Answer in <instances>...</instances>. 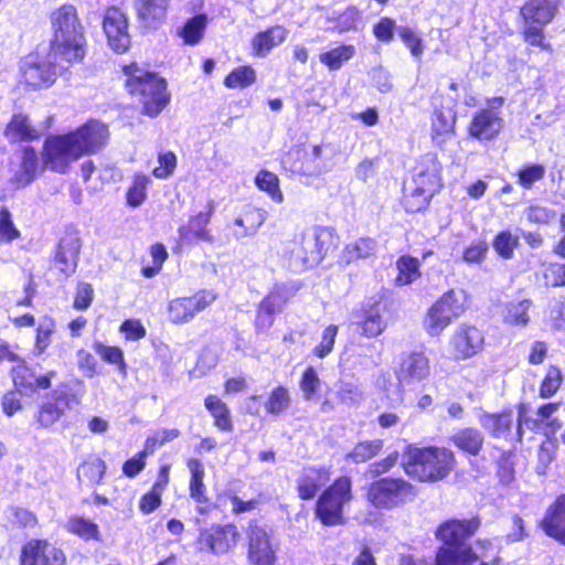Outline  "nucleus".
<instances>
[{
  "label": "nucleus",
  "mask_w": 565,
  "mask_h": 565,
  "mask_svg": "<svg viewBox=\"0 0 565 565\" xmlns=\"http://www.w3.org/2000/svg\"><path fill=\"white\" fill-rule=\"evenodd\" d=\"M456 116L450 107L436 108L431 115V139L444 143L454 132Z\"/></svg>",
  "instance_id": "nucleus-31"
},
{
  "label": "nucleus",
  "mask_w": 565,
  "mask_h": 565,
  "mask_svg": "<svg viewBox=\"0 0 565 565\" xmlns=\"http://www.w3.org/2000/svg\"><path fill=\"white\" fill-rule=\"evenodd\" d=\"M214 206L210 203L207 212H200L193 216L186 225L180 226L179 239L183 244H191L194 241L212 242V236L206 230L213 214Z\"/></svg>",
  "instance_id": "nucleus-25"
},
{
  "label": "nucleus",
  "mask_w": 565,
  "mask_h": 565,
  "mask_svg": "<svg viewBox=\"0 0 565 565\" xmlns=\"http://www.w3.org/2000/svg\"><path fill=\"white\" fill-rule=\"evenodd\" d=\"M291 403L289 392L284 386L276 387L268 396L265 408L269 414L280 415L286 412Z\"/></svg>",
  "instance_id": "nucleus-50"
},
{
  "label": "nucleus",
  "mask_w": 565,
  "mask_h": 565,
  "mask_svg": "<svg viewBox=\"0 0 565 565\" xmlns=\"http://www.w3.org/2000/svg\"><path fill=\"white\" fill-rule=\"evenodd\" d=\"M65 555L52 544L32 540L21 551L20 565H63Z\"/></svg>",
  "instance_id": "nucleus-17"
},
{
  "label": "nucleus",
  "mask_w": 565,
  "mask_h": 565,
  "mask_svg": "<svg viewBox=\"0 0 565 565\" xmlns=\"http://www.w3.org/2000/svg\"><path fill=\"white\" fill-rule=\"evenodd\" d=\"M125 74L128 76L126 86L131 95L138 97L142 113L157 117L170 100L166 81L136 64L126 66Z\"/></svg>",
  "instance_id": "nucleus-5"
},
{
  "label": "nucleus",
  "mask_w": 565,
  "mask_h": 565,
  "mask_svg": "<svg viewBox=\"0 0 565 565\" xmlns=\"http://www.w3.org/2000/svg\"><path fill=\"white\" fill-rule=\"evenodd\" d=\"M17 365L12 367V380L15 387L31 390L35 388L36 376L33 371L25 365L24 361H15Z\"/></svg>",
  "instance_id": "nucleus-54"
},
{
  "label": "nucleus",
  "mask_w": 565,
  "mask_h": 565,
  "mask_svg": "<svg viewBox=\"0 0 565 565\" xmlns=\"http://www.w3.org/2000/svg\"><path fill=\"white\" fill-rule=\"evenodd\" d=\"M514 450L508 449L501 451L497 460V477L502 484H510L514 480Z\"/></svg>",
  "instance_id": "nucleus-51"
},
{
  "label": "nucleus",
  "mask_w": 565,
  "mask_h": 565,
  "mask_svg": "<svg viewBox=\"0 0 565 565\" xmlns=\"http://www.w3.org/2000/svg\"><path fill=\"white\" fill-rule=\"evenodd\" d=\"M9 142L32 141L40 138L39 130L32 125L28 115L13 114L3 131Z\"/></svg>",
  "instance_id": "nucleus-28"
},
{
  "label": "nucleus",
  "mask_w": 565,
  "mask_h": 565,
  "mask_svg": "<svg viewBox=\"0 0 565 565\" xmlns=\"http://www.w3.org/2000/svg\"><path fill=\"white\" fill-rule=\"evenodd\" d=\"M562 4L563 0H525L520 6V36L527 47L541 53H554L546 26L556 19Z\"/></svg>",
  "instance_id": "nucleus-3"
},
{
  "label": "nucleus",
  "mask_w": 565,
  "mask_h": 565,
  "mask_svg": "<svg viewBox=\"0 0 565 565\" xmlns=\"http://www.w3.org/2000/svg\"><path fill=\"white\" fill-rule=\"evenodd\" d=\"M419 263L417 259L403 256L397 260V269L398 276L396 277V281L399 285H407L412 282L414 279L419 277Z\"/></svg>",
  "instance_id": "nucleus-55"
},
{
  "label": "nucleus",
  "mask_w": 565,
  "mask_h": 565,
  "mask_svg": "<svg viewBox=\"0 0 565 565\" xmlns=\"http://www.w3.org/2000/svg\"><path fill=\"white\" fill-rule=\"evenodd\" d=\"M74 402H76L75 396L66 390H54L40 405L35 415L39 427L49 428L54 425L72 407Z\"/></svg>",
  "instance_id": "nucleus-13"
},
{
  "label": "nucleus",
  "mask_w": 565,
  "mask_h": 565,
  "mask_svg": "<svg viewBox=\"0 0 565 565\" xmlns=\"http://www.w3.org/2000/svg\"><path fill=\"white\" fill-rule=\"evenodd\" d=\"M479 420L492 438L507 439L513 427V409L505 407L499 412L483 413Z\"/></svg>",
  "instance_id": "nucleus-24"
},
{
  "label": "nucleus",
  "mask_w": 565,
  "mask_h": 565,
  "mask_svg": "<svg viewBox=\"0 0 565 565\" xmlns=\"http://www.w3.org/2000/svg\"><path fill=\"white\" fill-rule=\"evenodd\" d=\"M20 236V232L15 228L11 213L7 207L0 210V243H10Z\"/></svg>",
  "instance_id": "nucleus-60"
},
{
  "label": "nucleus",
  "mask_w": 565,
  "mask_h": 565,
  "mask_svg": "<svg viewBox=\"0 0 565 565\" xmlns=\"http://www.w3.org/2000/svg\"><path fill=\"white\" fill-rule=\"evenodd\" d=\"M255 81V71L249 66H241L226 76L224 84L228 88H244L250 86Z\"/></svg>",
  "instance_id": "nucleus-53"
},
{
  "label": "nucleus",
  "mask_w": 565,
  "mask_h": 565,
  "mask_svg": "<svg viewBox=\"0 0 565 565\" xmlns=\"http://www.w3.org/2000/svg\"><path fill=\"white\" fill-rule=\"evenodd\" d=\"M504 97L493 96L486 99V106L477 109L466 127L468 139L480 143L495 141L503 131L504 119L501 108Z\"/></svg>",
  "instance_id": "nucleus-6"
},
{
  "label": "nucleus",
  "mask_w": 565,
  "mask_h": 565,
  "mask_svg": "<svg viewBox=\"0 0 565 565\" xmlns=\"http://www.w3.org/2000/svg\"><path fill=\"white\" fill-rule=\"evenodd\" d=\"M403 204L407 212H419L424 206L423 189L405 184Z\"/></svg>",
  "instance_id": "nucleus-59"
},
{
  "label": "nucleus",
  "mask_w": 565,
  "mask_h": 565,
  "mask_svg": "<svg viewBox=\"0 0 565 565\" xmlns=\"http://www.w3.org/2000/svg\"><path fill=\"white\" fill-rule=\"evenodd\" d=\"M481 518H449L439 523L434 534L439 541L433 565H473L479 555L468 541L480 530Z\"/></svg>",
  "instance_id": "nucleus-2"
},
{
  "label": "nucleus",
  "mask_w": 565,
  "mask_h": 565,
  "mask_svg": "<svg viewBox=\"0 0 565 565\" xmlns=\"http://www.w3.org/2000/svg\"><path fill=\"white\" fill-rule=\"evenodd\" d=\"M330 469L327 467L305 468L297 480L299 497L303 500L312 499L317 492L330 481Z\"/></svg>",
  "instance_id": "nucleus-23"
},
{
  "label": "nucleus",
  "mask_w": 565,
  "mask_h": 565,
  "mask_svg": "<svg viewBox=\"0 0 565 565\" xmlns=\"http://www.w3.org/2000/svg\"><path fill=\"white\" fill-rule=\"evenodd\" d=\"M204 405L213 416L214 424L217 428L224 431H231L233 429L230 409L216 395H209L204 401Z\"/></svg>",
  "instance_id": "nucleus-39"
},
{
  "label": "nucleus",
  "mask_w": 565,
  "mask_h": 565,
  "mask_svg": "<svg viewBox=\"0 0 565 565\" xmlns=\"http://www.w3.org/2000/svg\"><path fill=\"white\" fill-rule=\"evenodd\" d=\"M53 38L51 50L62 60L72 63L81 62L85 55L84 28L78 19L75 7L64 4L50 15Z\"/></svg>",
  "instance_id": "nucleus-4"
},
{
  "label": "nucleus",
  "mask_w": 565,
  "mask_h": 565,
  "mask_svg": "<svg viewBox=\"0 0 565 565\" xmlns=\"http://www.w3.org/2000/svg\"><path fill=\"white\" fill-rule=\"evenodd\" d=\"M287 33V30L280 25L257 33L252 41L254 53L260 57L266 56L271 49L286 40Z\"/></svg>",
  "instance_id": "nucleus-33"
},
{
  "label": "nucleus",
  "mask_w": 565,
  "mask_h": 565,
  "mask_svg": "<svg viewBox=\"0 0 565 565\" xmlns=\"http://www.w3.org/2000/svg\"><path fill=\"white\" fill-rule=\"evenodd\" d=\"M217 298L214 290L203 289L191 297L172 299L168 306V319L174 324L190 322L199 312L210 307Z\"/></svg>",
  "instance_id": "nucleus-12"
},
{
  "label": "nucleus",
  "mask_w": 565,
  "mask_h": 565,
  "mask_svg": "<svg viewBox=\"0 0 565 565\" xmlns=\"http://www.w3.org/2000/svg\"><path fill=\"white\" fill-rule=\"evenodd\" d=\"M247 536L249 563L252 565H275L276 550L267 531L257 524H249Z\"/></svg>",
  "instance_id": "nucleus-15"
},
{
  "label": "nucleus",
  "mask_w": 565,
  "mask_h": 565,
  "mask_svg": "<svg viewBox=\"0 0 565 565\" xmlns=\"http://www.w3.org/2000/svg\"><path fill=\"white\" fill-rule=\"evenodd\" d=\"M546 169L541 163H525L515 171L516 183L524 190H531L535 183L542 181Z\"/></svg>",
  "instance_id": "nucleus-42"
},
{
  "label": "nucleus",
  "mask_w": 565,
  "mask_h": 565,
  "mask_svg": "<svg viewBox=\"0 0 565 565\" xmlns=\"http://www.w3.org/2000/svg\"><path fill=\"white\" fill-rule=\"evenodd\" d=\"M81 247V239L75 233H68L61 238L53 258V266L65 277L75 273Z\"/></svg>",
  "instance_id": "nucleus-20"
},
{
  "label": "nucleus",
  "mask_w": 565,
  "mask_h": 565,
  "mask_svg": "<svg viewBox=\"0 0 565 565\" xmlns=\"http://www.w3.org/2000/svg\"><path fill=\"white\" fill-rule=\"evenodd\" d=\"M533 302L530 299L509 301L503 309L502 321L511 327H526L530 321V309Z\"/></svg>",
  "instance_id": "nucleus-35"
},
{
  "label": "nucleus",
  "mask_w": 565,
  "mask_h": 565,
  "mask_svg": "<svg viewBox=\"0 0 565 565\" xmlns=\"http://www.w3.org/2000/svg\"><path fill=\"white\" fill-rule=\"evenodd\" d=\"M414 495L413 487L402 479L382 478L366 487V500L376 509L396 508Z\"/></svg>",
  "instance_id": "nucleus-9"
},
{
  "label": "nucleus",
  "mask_w": 565,
  "mask_h": 565,
  "mask_svg": "<svg viewBox=\"0 0 565 565\" xmlns=\"http://www.w3.org/2000/svg\"><path fill=\"white\" fill-rule=\"evenodd\" d=\"M206 26V17L203 14L190 19L183 26L184 42L191 45L199 43Z\"/></svg>",
  "instance_id": "nucleus-56"
},
{
  "label": "nucleus",
  "mask_w": 565,
  "mask_h": 565,
  "mask_svg": "<svg viewBox=\"0 0 565 565\" xmlns=\"http://www.w3.org/2000/svg\"><path fill=\"white\" fill-rule=\"evenodd\" d=\"M150 178L146 174H136L132 185L127 191V204L131 207L140 206L147 198V186Z\"/></svg>",
  "instance_id": "nucleus-52"
},
{
  "label": "nucleus",
  "mask_w": 565,
  "mask_h": 565,
  "mask_svg": "<svg viewBox=\"0 0 565 565\" xmlns=\"http://www.w3.org/2000/svg\"><path fill=\"white\" fill-rule=\"evenodd\" d=\"M107 138V126L97 120L67 135L51 137L44 145L45 164L55 172L65 173L73 161L99 151Z\"/></svg>",
  "instance_id": "nucleus-1"
},
{
  "label": "nucleus",
  "mask_w": 565,
  "mask_h": 565,
  "mask_svg": "<svg viewBox=\"0 0 565 565\" xmlns=\"http://www.w3.org/2000/svg\"><path fill=\"white\" fill-rule=\"evenodd\" d=\"M397 460L398 452L393 451L386 458L371 463L367 467L365 475L370 478L380 477L381 475L390 471L397 463Z\"/></svg>",
  "instance_id": "nucleus-64"
},
{
  "label": "nucleus",
  "mask_w": 565,
  "mask_h": 565,
  "mask_svg": "<svg viewBox=\"0 0 565 565\" xmlns=\"http://www.w3.org/2000/svg\"><path fill=\"white\" fill-rule=\"evenodd\" d=\"M57 56L52 50L46 56L28 55L20 66L23 82L33 88L51 86L57 76Z\"/></svg>",
  "instance_id": "nucleus-10"
},
{
  "label": "nucleus",
  "mask_w": 565,
  "mask_h": 565,
  "mask_svg": "<svg viewBox=\"0 0 565 565\" xmlns=\"http://www.w3.org/2000/svg\"><path fill=\"white\" fill-rule=\"evenodd\" d=\"M255 183L259 190L266 192L275 202L281 203L284 201V195L279 189V179L274 172L267 170L259 171L255 178Z\"/></svg>",
  "instance_id": "nucleus-46"
},
{
  "label": "nucleus",
  "mask_w": 565,
  "mask_h": 565,
  "mask_svg": "<svg viewBox=\"0 0 565 565\" xmlns=\"http://www.w3.org/2000/svg\"><path fill=\"white\" fill-rule=\"evenodd\" d=\"M292 295L294 291L288 286L276 285L259 305L256 318L257 328H269L273 323V316L282 309Z\"/></svg>",
  "instance_id": "nucleus-21"
},
{
  "label": "nucleus",
  "mask_w": 565,
  "mask_h": 565,
  "mask_svg": "<svg viewBox=\"0 0 565 565\" xmlns=\"http://www.w3.org/2000/svg\"><path fill=\"white\" fill-rule=\"evenodd\" d=\"M299 386L306 401H310L313 398V396L320 388V379L312 366H309L305 370Z\"/></svg>",
  "instance_id": "nucleus-57"
},
{
  "label": "nucleus",
  "mask_w": 565,
  "mask_h": 565,
  "mask_svg": "<svg viewBox=\"0 0 565 565\" xmlns=\"http://www.w3.org/2000/svg\"><path fill=\"white\" fill-rule=\"evenodd\" d=\"M106 463L96 455L88 456L77 468V480L81 486L99 484L106 472Z\"/></svg>",
  "instance_id": "nucleus-32"
},
{
  "label": "nucleus",
  "mask_w": 565,
  "mask_h": 565,
  "mask_svg": "<svg viewBox=\"0 0 565 565\" xmlns=\"http://www.w3.org/2000/svg\"><path fill=\"white\" fill-rule=\"evenodd\" d=\"M518 245V236L513 235L508 230L500 231L492 239L493 249L503 259H511Z\"/></svg>",
  "instance_id": "nucleus-47"
},
{
  "label": "nucleus",
  "mask_w": 565,
  "mask_h": 565,
  "mask_svg": "<svg viewBox=\"0 0 565 565\" xmlns=\"http://www.w3.org/2000/svg\"><path fill=\"white\" fill-rule=\"evenodd\" d=\"M266 213L256 207H247L234 221L238 230L234 231V236L237 239L254 235L258 228L264 224Z\"/></svg>",
  "instance_id": "nucleus-34"
},
{
  "label": "nucleus",
  "mask_w": 565,
  "mask_h": 565,
  "mask_svg": "<svg viewBox=\"0 0 565 565\" xmlns=\"http://www.w3.org/2000/svg\"><path fill=\"white\" fill-rule=\"evenodd\" d=\"M66 529L71 533L76 534L86 541H88V540L99 541L100 540L98 525L87 519L82 518V516L71 518L67 521Z\"/></svg>",
  "instance_id": "nucleus-45"
},
{
  "label": "nucleus",
  "mask_w": 565,
  "mask_h": 565,
  "mask_svg": "<svg viewBox=\"0 0 565 565\" xmlns=\"http://www.w3.org/2000/svg\"><path fill=\"white\" fill-rule=\"evenodd\" d=\"M351 500V478L340 477L319 497L316 508L317 516L327 526L343 524V507Z\"/></svg>",
  "instance_id": "nucleus-7"
},
{
  "label": "nucleus",
  "mask_w": 565,
  "mask_h": 565,
  "mask_svg": "<svg viewBox=\"0 0 565 565\" xmlns=\"http://www.w3.org/2000/svg\"><path fill=\"white\" fill-rule=\"evenodd\" d=\"M103 28L108 44L114 51L122 53L129 47L130 35L127 31V18L118 8H110L106 11Z\"/></svg>",
  "instance_id": "nucleus-18"
},
{
  "label": "nucleus",
  "mask_w": 565,
  "mask_h": 565,
  "mask_svg": "<svg viewBox=\"0 0 565 565\" xmlns=\"http://www.w3.org/2000/svg\"><path fill=\"white\" fill-rule=\"evenodd\" d=\"M355 323L361 328L362 334L366 338H376L386 329V322L382 316V307L374 303L363 308L356 316Z\"/></svg>",
  "instance_id": "nucleus-30"
},
{
  "label": "nucleus",
  "mask_w": 565,
  "mask_h": 565,
  "mask_svg": "<svg viewBox=\"0 0 565 565\" xmlns=\"http://www.w3.org/2000/svg\"><path fill=\"white\" fill-rule=\"evenodd\" d=\"M39 170V158L32 147H25L22 150L21 164L15 172V182L19 186L30 184L36 177Z\"/></svg>",
  "instance_id": "nucleus-36"
},
{
  "label": "nucleus",
  "mask_w": 565,
  "mask_h": 565,
  "mask_svg": "<svg viewBox=\"0 0 565 565\" xmlns=\"http://www.w3.org/2000/svg\"><path fill=\"white\" fill-rule=\"evenodd\" d=\"M96 351L102 356L103 360L110 364L117 365L118 370L122 374H126V363L124 361V353L119 348L98 344L96 347Z\"/></svg>",
  "instance_id": "nucleus-62"
},
{
  "label": "nucleus",
  "mask_w": 565,
  "mask_h": 565,
  "mask_svg": "<svg viewBox=\"0 0 565 565\" xmlns=\"http://www.w3.org/2000/svg\"><path fill=\"white\" fill-rule=\"evenodd\" d=\"M322 148L313 146L310 151L305 149H295L290 151L285 162L291 161L290 170L309 177H318L329 170L328 164L322 159Z\"/></svg>",
  "instance_id": "nucleus-16"
},
{
  "label": "nucleus",
  "mask_w": 565,
  "mask_h": 565,
  "mask_svg": "<svg viewBox=\"0 0 565 565\" xmlns=\"http://www.w3.org/2000/svg\"><path fill=\"white\" fill-rule=\"evenodd\" d=\"M455 454L446 447H426V482L445 479L455 466Z\"/></svg>",
  "instance_id": "nucleus-19"
},
{
  "label": "nucleus",
  "mask_w": 565,
  "mask_h": 565,
  "mask_svg": "<svg viewBox=\"0 0 565 565\" xmlns=\"http://www.w3.org/2000/svg\"><path fill=\"white\" fill-rule=\"evenodd\" d=\"M543 278L548 287H565V263H550L543 273Z\"/></svg>",
  "instance_id": "nucleus-58"
},
{
  "label": "nucleus",
  "mask_w": 565,
  "mask_h": 565,
  "mask_svg": "<svg viewBox=\"0 0 565 565\" xmlns=\"http://www.w3.org/2000/svg\"><path fill=\"white\" fill-rule=\"evenodd\" d=\"M467 295L461 289L445 291L428 309L427 332L438 337L450 326L452 320L459 318L467 310Z\"/></svg>",
  "instance_id": "nucleus-8"
},
{
  "label": "nucleus",
  "mask_w": 565,
  "mask_h": 565,
  "mask_svg": "<svg viewBox=\"0 0 565 565\" xmlns=\"http://www.w3.org/2000/svg\"><path fill=\"white\" fill-rule=\"evenodd\" d=\"M564 374L557 364H548L539 383V396L543 399L552 398L561 390Z\"/></svg>",
  "instance_id": "nucleus-37"
},
{
  "label": "nucleus",
  "mask_w": 565,
  "mask_h": 565,
  "mask_svg": "<svg viewBox=\"0 0 565 565\" xmlns=\"http://www.w3.org/2000/svg\"><path fill=\"white\" fill-rule=\"evenodd\" d=\"M449 440L459 451L471 457H478L484 446L483 434L475 427L457 429Z\"/></svg>",
  "instance_id": "nucleus-26"
},
{
  "label": "nucleus",
  "mask_w": 565,
  "mask_h": 565,
  "mask_svg": "<svg viewBox=\"0 0 565 565\" xmlns=\"http://www.w3.org/2000/svg\"><path fill=\"white\" fill-rule=\"evenodd\" d=\"M450 358L455 361L469 360L479 354L484 345L483 332L475 324L460 323L449 339Z\"/></svg>",
  "instance_id": "nucleus-11"
},
{
  "label": "nucleus",
  "mask_w": 565,
  "mask_h": 565,
  "mask_svg": "<svg viewBox=\"0 0 565 565\" xmlns=\"http://www.w3.org/2000/svg\"><path fill=\"white\" fill-rule=\"evenodd\" d=\"M537 525L547 537L565 546V492L547 505Z\"/></svg>",
  "instance_id": "nucleus-14"
},
{
  "label": "nucleus",
  "mask_w": 565,
  "mask_h": 565,
  "mask_svg": "<svg viewBox=\"0 0 565 565\" xmlns=\"http://www.w3.org/2000/svg\"><path fill=\"white\" fill-rule=\"evenodd\" d=\"M318 249L317 243H315L309 228L303 232L300 245L297 249L292 250V255L301 262L303 267H312L321 262V256Z\"/></svg>",
  "instance_id": "nucleus-38"
},
{
  "label": "nucleus",
  "mask_w": 565,
  "mask_h": 565,
  "mask_svg": "<svg viewBox=\"0 0 565 565\" xmlns=\"http://www.w3.org/2000/svg\"><path fill=\"white\" fill-rule=\"evenodd\" d=\"M382 448V439L361 441L347 455V459L352 460L354 463L366 462L377 456Z\"/></svg>",
  "instance_id": "nucleus-43"
},
{
  "label": "nucleus",
  "mask_w": 565,
  "mask_h": 565,
  "mask_svg": "<svg viewBox=\"0 0 565 565\" xmlns=\"http://www.w3.org/2000/svg\"><path fill=\"white\" fill-rule=\"evenodd\" d=\"M337 334L338 326H328L322 332L320 343L313 349L315 355L320 359L326 358L333 350Z\"/></svg>",
  "instance_id": "nucleus-61"
},
{
  "label": "nucleus",
  "mask_w": 565,
  "mask_h": 565,
  "mask_svg": "<svg viewBox=\"0 0 565 565\" xmlns=\"http://www.w3.org/2000/svg\"><path fill=\"white\" fill-rule=\"evenodd\" d=\"M397 29L398 28L393 19L383 17L376 24H374L373 34L379 41L383 43H391Z\"/></svg>",
  "instance_id": "nucleus-63"
},
{
  "label": "nucleus",
  "mask_w": 565,
  "mask_h": 565,
  "mask_svg": "<svg viewBox=\"0 0 565 565\" xmlns=\"http://www.w3.org/2000/svg\"><path fill=\"white\" fill-rule=\"evenodd\" d=\"M377 243L371 237H360L348 243L340 254V262L345 265L356 264L375 257Z\"/></svg>",
  "instance_id": "nucleus-29"
},
{
  "label": "nucleus",
  "mask_w": 565,
  "mask_h": 565,
  "mask_svg": "<svg viewBox=\"0 0 565 565\" xmlns=\"http://www.w3.org/2000/svg\"><path fill=\"white\" fill-rule=\"evenodd\" d=\"M339 402L348 407L358 405L363 399V392L356 383L340 381L335 391Z\"/></svg>",
  "instance_id": "nucleus-49"
},
{
  "label": "nucleus",
  "mask_w": 565,
  "mask_h": 565,
  "mask_svg": "<svg viewBox=\"0 0 565 565\" xmlns=\"http://www.w3.org/2000/svg\"><path fill=\"white\" fill-rule=\"evenodd\" d=\"M355 54L353 45H339L319 55L321 64L326 65L330 71H338L342 65L351 60Z\"/></svg>",
  "instance_id": "nucleus-40"
},
{
  "label": "nucleus",
  "mask_w": 565,
  "mask_h": 565,
  "mask_svg": "<svg viewBox=\"0 0 565 565\" xmlns=\"http://www.w3.org/2000/svg\"><path fill=\"white\" fill-rule=\"evenodd\" d=\"M238 539L237 527L234 524H226L202 533L200 544L202 548H206L212 553L224 554L237 544Z\"/></svg>",
  "instance_id": "nucleus-22"
},
{
  "label": "nucleus",
  "mask_w": 565,
  "mask_h": 565,
  "mask_svg": "<svg viewBox=\"0 0 565 565\" xmlns=\"http://www.w3.org/2000/svg\"><path fill=\"white\" fill-rule=\"evenodd\" d=\"M310 231L315 243H317V248H319L318 250L322 260L328 252L335 247L338 237L330 227L313 226Z\"/></svg>",
  "instance_id": "nucleus-48"
},
{
  "label": "nucleus",
  "mask_w": 565,
  "mask_h": 565,
  "mask_svg": "<svg viewBox=\"0 0 565 565\" xmlns=\"http://www.w3.org/2000/svg\"><path fill=\"white\" fill-rule=\"evenodd\" d=\"M403 467L409 477L419 481L424 480V451L409 447L403 456Z\"/></svg>",
  "instance_id": "nucleus-44"
},
{
  "label": "nucleus",
  "mask_w": 565,
  "mask_h": 565,
  "mask_svg": "<svg viewBox=\"0 0 565 565\" xmlns=\"http://www.w3.org/2000/svg\"><path fill=\"white\" fill-rule=\"evenodd\" d=\"M168 0H136L135 9L145 28L157 29L166 19Z\"/></svg>",
  "instance_id": "nucleus-27"
},
{
  "label": "nucleus",
  "mask_w": 565,
  "mask_h": 565,
  "mask_svg": "<svg viewBox=\"0 0 565 565\" xmlns=\"http://www.w3.org/2000/svg\"><path fill=\"white\" fill-rule=\"evenodd\" d=\"M188 468L191 472L190 480V497L198 503H205L207 498L205 495V487L203 483L204 468L199 459H190Z\"/></svg>",
  "instance_id": "nucleus-41"
}]
</instances>
